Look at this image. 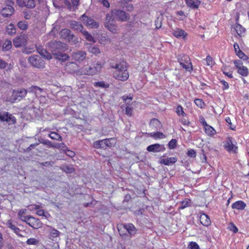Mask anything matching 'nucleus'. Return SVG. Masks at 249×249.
I'll return each mask as SVG.
<instances>
[{
    "mask_svg": "<svg viewBox=\"0 0 249 249\" xmlns=\"http://www.w3.org/2000/svg\"><path fill=\"white\" fill-rule=\"evenodd\" d=\"M51 51L55 58L62 61H65L69 58V56L63 53L67 49V45L60 42H54L51 45Z\"/></svg>",
    "mask_w": 249,
    "mask_h": 249,
    "instance_id": "nucleus-1",
    "label": "nucleus"
},
{
    "mask_svg": "<svg viewBox=\"0 0 249 249\" xmlns=\"http://www.w3.org/2000/svg\"><path fill=\"white\" fill-rule=\"evenodd\" d=\"M111 67L115 69L113 72V77L115 79L122 81H126L128 79L129 74L126 62H121Z\"/></svg>",
    "mask_w": 249,
    "mask_h": 249,
    "instance_id": "nucleus-2",
    "label": "nucleus"
},
{
    "mask_svg": "<svg viewBox=\"0 0 249 249\" xmlns=\"http://www.w3.org/2000/svg\"><path fill=\"white\" fill-rule=\"evenodd\" d=\"M102 65L100 62L92 63L91 65H85L81 69L78 74L82 75H95L100 72Z\"/></svg>",
    "mask_w": 249,
    "mask_h": 249,
    "instance_id": "nucleus-3",
    "label": "nucleus"
},
{
    "mask_svg": "<svg viewBox=\"0 0 249 249\" xmlns=\"http://www.w3.org/2000/svg\"><path fill=\"white\" fill-rule=\"evenodd\" d=\"M27 91L24 89H18L13 90L12 93H9L6 96L3 97L4 101L6 102L14 103L17 100L20 101L27 94Z\"/></svg>",
    "mask_w": 249,
    "mask_h": 249,
    "instance_id": "nucleus-4",
    "label": "nucleus"
},
{
    "mask_svg": "<svg viewBox=\"0 0 249 249\" xmlns=\"http://www.w3.org/2000/svg\"><path fill=\"white\" fill-rule=\"evenodd\" d=\"M109 13L114 19L122 22L127 21L130 18L129 15L123 10L114 9Z\"/></svg>",
    "mask_w": 249,
    "mask_h": 249,
    "instance_id": "nucleus-5",
    "label": "nucleus"
},
{
    "mask_svg": "<svg viewBox=\"0 0 249 249\" xmlns=\"http://www.w3.org/2000/svg\"><path fill=\"white\" fill-rule=\"evenodd\" d=\"M104 25L111 33H117L118 27L115 24V19L109 13L106 15Z\"/></svg>",
    "mask_w": 249,
    "mask_h": 249,
    "instance_id": "nucleus-6",
    "label": "nucleus"
},
{
    "mask_svg": "<svg viewBox=\"0 0 249 249\" xmlns=\"http://www.w3.org/2000/svg\"><path fill=\"white\" fill-rule=\"evenodd\" d=\"M178 60L183 68L189 71L192 70V65L189 57L184 54H181L178 56Z\"/></svg>",
    "mask_w": 249,
    "mask_h": 249,
    "instance_id": "nucleus-7",
    "label": "nucleus"
},
{
    "mask_svg": "<svg viewBox=\"0 0 249 249\" xmlns=\"http://www.w3.org/2000/svg\"><path fill=\"white\" fill-rule=\"evenodd\" d=\"M59 35L61 37L67 40L71 44H74L78 42V38L71 34L70 30L67 29L62 30Z\"/></svg>",
    "mask_w": 249,
    "mask_h": 249,
    "instance_id": "nucleus-8",
    "label": "nucleus"
},
{
    "mask_svg": "<svg viewBox=\"0 0 249 249\" xmlns=\"http://www.w3.org/2000/svg\"><path fill=\"white\" fill-rule=\"evenodd\" d=\"M114 142V139H104L95 142L93 143V146L96 148H105L107 147L111 146Z\"/></svg>",
    "mask_w": 249,
    "mask_h": 249,
    "instance_id": "nucleus-9",
    "label": "nucleus"
},
{
    "mask_svg": "<svg viewBox=\"0 0 249 249\" xmlns=\"http://www.w3.org/2000/svg\"><path fill=\"white\" fill-rule=\"evenodd\" d=\"M123 99L126 103L125 105H122L121 108L125 111V114L128 116H131L133 113V108L129 106V103L132 101V97L131 96H124L122 97Z\"/></svg>",
    "mask_w": 249,
    "mask_h": 249,
    "instance_id": "nucleus-10",
    "label": "nucleus"
},
{
    "mask_svg": "<svg viewBox=\"0 0 249 249\" xmlns=\"http://www.w3.org/2000/svg\"><path fill=\"white\" fill-rule=\"evenodd\" d=\"M28 61L32 65L37 68L44 67V61L38 56H31L28 58Z\"/></svg>",
    "mask_w": 249,
    "mask_h": 249,
    "instance_id": "nucleus-11",
    "label": "nucleus"
},
{
    "mask_svg": "<svg viewBox=\"0 0 249 249\" xmlns=\"http://www.w3.org/2000/svg\"><path fill=\"white\" fill-rule=\"evenodd\" d=\"M237 70L238 73L243 76H247L249 74L248 69L243 66L242 62L240 60H235L233 62Z\"/></svg>",
    "mask_w": 249,
    "mask_h": 249,
    "instance_id": "nucleus-12",
    "label": "nucleus"
},
{
    "mask_svg": "<svg viewBox=\"0 0 249 249\" xmlns=\"http://www.w3.org/2000/svg\"><path fill=\"white\" fill-rule=\"evenodd\" d=\"M81 21L83 23L89 28H97L99 27V23L93 19L89 18L85 16V14L83 15L81 17Z\"/></svg>",
    "mask_w": 249,
    "mask_h": 249,
    "instance_id": "nucleus-13",
    "label": "nucleus"
},
{
    "mask_svg": "<svg viewBox=\"0 0 249 249\" xmlns=\"http://www.w3.org/2000/svg\"><path fill=\"white\" fill-rule=\"evenodd\" d=\"M6 4V6L1 10V14L4 17H9L13 15L14 12V9L12 6L13 2L11 1H7Z\"/></svg>",
    "mask_w": 249,
    "mask_h": 249,
    "instance_id": "nucleus-14",
    "label": "nucleus"
},
{
    "mask_svg": "<svg viewBox=\"0 0 249 249\" xmlns=\"http://www.w3.org/2000/svg\"><path fill=\"white\" fill-rule=\"evenodd\" d=\"M25 222L35 229H38L42 226V223L39 219L29 216Z\"/></svg>",
    "mask_w": 249,
    "mask_h": 249,
    "instance_id": "nucleus-15",
    "label": "nucleus"
},
{
    "mask_svg": "<svg viewBox=\"0 0 249 249\" xmlns=\"http://www.w3.org/2000/svg\"><path fill=\"white\" fill-rule=\"evenodd\" d=\"M47 227L49 228L48 230V238L53 241H56L60 235L61 232L51 226L47 225Z\"/></svg>",
    "mask_w": 249,
    "mask_h": 249,
    "instance_id": "nucleus-16",
    "label": "nucleus"
},
{
    "mask_svg": "<svg viewBox=\"0 0 249 249\" xmlns=\"http://www.w3.org/2000/svg\"><path fill=\"white\" fill-rule=\"evenodd\" d=\"M0 120L5 121L9 124H14L16 122L14 116L5 111H0Z\"/></svg>",
    "mask_w": 249,
    "mask_h": 249,
    "instance_id": "nucleus-17",
    "label": "nucleus"
},
{
    "mask_svg": "<svg viewBox=\"0 0 249 249\" xmlns=\"http://www.w3.org/2000/svg\"><path fill=\"white\" fill-rule=\"evenodd\" d=\"M27 41V37L25 35H21L13 40V44L16 47H20L25 46Z\"/></svg>",
    "mask_w": 249,
    "mask_h": 249,
    "instance_id": "nucleus-18",
    "label": "nucleus"
},
{
    "mask_svg": "<svg viewBox=\"0 0 249 249\" xmlns=\"http://www.w3.org/2000/svg\"><path fill=\"white\" fill-rule=\"evenodd\" d=\"M17 2L18 5L21 7L33 8L36 6L34 0H17Z\"/></svg>",
    "mask_w": 249,
    "mask_h": 249,
    "instance_id": "nucleus-19",
    "label": "nucleus"
},
{
    "mask_svg": "<svg viewBox=\"0 0 249 249\" xmlns=\"http://www.w3.org/2000/svg\"><path fill=\"white\" fill-rule=\"evenodd\" d=\"M147 150L149 152H159L164 151L165 150V148L163 144L156 143L148 146Z\"/></svg>",
    "mask_w": 249,
    "mask_h": 249,
    "instance_id": "nucleus-20",
    "label": "nucleus"
},
{
    "mask_svg": "<svg viewBox=\"0 0 249 249\" xmlns=\"http://www.w3.org/2000/svg\"><path fill=\"white\" fill-rule=\"evenodd\" d=\"M77 66L75 63H68L65 66V70L70 73H73L76 75H80L78 74V71L80 69L77 70Z\"/></svg>",
    "mask_w": 249,
    "mask_h": 249,
    "instance_id": "nucleus-21",
    "label": "nucleus"
},
{
    "mask_svg": "<svg viewBox=\"0 0 249 249\" xmlns=\"http://www.w3.org/2000/svg\"><path fill=\"white\" fill-rule=\"evenodd\" d=\"M177 161V158L176 157H170L166 159L161 158L160 159V162L161 164H163L166 165H170L172 164L176 163Z\"/></svg>",
    "mask_w": 249,
    "mask_h": 249,
    "instance_id": "nucleus-22",
    "label": "nucleus"
},
{
    "mask_svg": "<svg viewBox=\"0 0 249 249\" xmlns=\"http://www.w3.org/2000/svg\"><path fill=\"white\" fill-rule=\"evenodd\" d=\"M7 226L14 231L18 236L23 237V236L19 233L20 230L17 227L11 220H8L6 222Z\"/></svg>",
    "mask_w": 249,
    "mask_h": 249,
    "instance_id": "nucleus-23",
    "label": "nucleus"
},
{
    "mask_svg": "<svg viewBox=\"0 0 249 249\" xmlns=\"http://www.w3.org/2000/svg\"><path fill=\"white\" fill-rule=\"evenodd\" d=\"M86 56V54L84 52L79 51L73 53L72 56L75 61H81L85 58Z\"/></svg>",
    "mask_w": 249,
    "mask_h": 249,
    "instance_id": "nucleus-24",
    "label": "nucleus"
},
{
    "mask_svg": "<svg viewBox=\"0 0 249 249\" xmlns=\"http://www.w3.org/2000/svg\"><path fill=\"white\" fill-rule=\"evenodd\" d=\"M204 127L205 133L208 136H213L216 133L215 130L213 127L208 125L206 122L204 123Z\"/></svg>",
    "mask_w": 249,
    "mask_h": 249,
    "instance_id": "nucleus-25",
    "label": "nucleus"
},
{
    "mask_svg": "<svg viewBox=\"0 0 249 249\" xmlns=\"http://www.w3.org/2000/svg\"><path fill=\"white\" fill-rule=\"evenodd\" d=\"M122 228L125 230L130 235H134L136 233V229L132 224L124 225Z\"/></svg>",
    "mask_w": 249,
    "mask_h": 249,
    "instance_id": "nucleus-26",
    "label": "nucleus"
},
{
    "mask_svg": "<svg viewBox=\"0 0 249 249\" xmlns=\"http://www.w3.org/2000/svg\"><path fill=\"white\" fill-rule=\"evenodd\" d=\"M187 6L192 9L198 8L201 2L199 0H185Z\"/></svg>",
    "mask_w": 249,
    "mask_h": 249,
    "instance_id": "nucleus-27",
    "label": "nucleus"
},
{
    "mask_svg": "<svg viewBox=\"0 0 249 249\" xmlns=\"http://www.w3.org/2000/svg\"><path fill=\"white\" fill-rule=\"evenodd\" d=\"M199 218L201 224L205 226H208L211 223L209 217L204 213L201 214Z\"/></svg>",
    "mask_w": 249,
    "mask_h": 249,
    "instance_id": "nucleus-28",
    "label": "nucleus"
},
{
    "mask_svg": "<svg viewBox=\"0 0 249 249\" xmlns=\"http://www.w3.org/2000/svg\"><path fill=\"white\" fill-rule=\"evenodd\" d=\"M173 34L176 37L183 39H184L187 35V33L184 30L180 29H177L174 30Z\"/></svg>",
    "mask_w": 249,
    "mask_h": 249,
    "instance_id": "nucleus-29",
    "label": "nucleus"
},
{
    "mask_svg": "<svg viewBox=\"0 0 249 249\" xmlns=\"http://www.w3.org/2000/svg\"><path fill=\"white\" fill-rule=\"evenodd\" d=\"M246 205L242 201H237L232 204V208L238 210L244 209Z\"/></svg>",
    "mask_w": 249,
    "mask_h": 249,
    "instance_id": "nucleus-30",
    "label": "nucleus"
},
{
    "mask_svg": "<svg viewBox=\"0 0 249 249\" xmlns=\"http://www.w3.org/2000/svg\"><path fill=\"white\" fill-rule=\"evenodd\" d=\"M27 92L33 93L36 96H37L41 92L42 89L36 86H32L27 90Z\"/></svg>",
    "mask_w": 249,
    "mask_h": 249,
    "instance_id": "nucleus-31",
    "label": "nucleus"
},
{
    "mask_svg": "<svg viewBox=\"0 0 249 249\" xmlns=\"http://www.w3.org/2000/svg\"><path fill=\"white\" fill-rule=\"evenodd\" d=\"M37 50L39 54L44 58L48 60L52 59V57L51 54L46 50L40 48H37Z\"/></svg>",
    "mask_w": 249,
    "mask_h": 249,
    "instance_id": "nucleus-32",
    "label": "nucleus"
},
{
    "mask_svg": "<svg viewBox=\"0 0 249 249\" xmlns=\"http://www.w3.org/2000/svg\"><path fill=\"white\" fill-rule=\"evenodd\" d=\"M26 213V209H21L19 211L18 213V217L22 221L25 222L29 216H25Z\"/></svg>",
    "mask_w": 249,
    "mask_h": 249,
    "instance_id": "nucleus-33",
    "label": "nucleus"
},
{
    "mask_svg": "<svg viewBox=\"0 0 249 249\" xmlns=\"http://www.w3.org/2000/svg\"><path fill=\"white\" fill-rule=\"evenodd\" d=\"M71 28L75 30L81 31L83 29V26L77 21H72L71 23Z\"/></svg>",
    "mask_w": 249,
    "mask_h": 249,
    "instance_id": "nucleus-34",
    "label": "nucleus"
},
{
    "mask_svg": "<svg viewBox=\"0 0 249 249\" xmlns=\"http://www.w3.org/2000/svg\"><path fill=\"white\" fill-rule=\"evenodd\" d=\"M6 32L9 35H14L16 32L14 25L11 23L8 25L6 28Z\"/></svg>",
    "mask_w": 249,
    "mask_h": 249,
    "instance_id": "nucleus-35",
    "label": "nucleus"
},
{
    "mask_svg": "<svg viewBox=\"0 0 249 249\" xmlns=\"http://www.w3.org/2000/svg\"><path fill=\"white\" fill-rule=\"evenodd\" d=\"M225 147L227 150L229 151H235L236 149V147L234 145V144L232 143L231 141H228L227 142L225 145Z\"/></svg>",
    "mask_w": 249,
    "mask_h": 249,
    "instance_id": "nucleus-36",
    "label": "nucleus"
},
{
    "mask_svg": "<svg viewBox=\"0 0 249 249\" xmlns=\"http://www.w3.org/2000/svg\"><path fill=\"white\" fill-rule=\"evenodd\" d=\"M82 34L85 36V38L89 42H95V38L92 36V35L90 34H89L87 31H83L82 32Z\"/></svg>",
    "mask_w": 249,
    "mask_h": 249,
    "instance_id": "nucleus-37",
    "label": "nucleus"
},
{
    "mask_svg": "<svg viewBox=\"0 0 249 249\" xmlns=\"http://www.w3.org/2000/svg\"><path fill=\"white\" fill-rule=\"evenodd\" d=\"M12 47V42L9 40H6L3 43L2 49L3 51H7L9 50Z\"/></svg>",
    "mask_w": 249,
    "mask_h": 249,
    "instance_id": "nucleus-38",
    "label": "nucleus"
},
{
    "mask_svg": "<svg viewBox=\"0 0 249 249\" xmlns=\"http://www.w3.org/2000/svg\"><path fill=\"white\" fill-rule=\"evenodd\" d=\"M150 136L154 137L156 139H163L165 138V136L164 135V134L160 132L151 133L150 134Z\"/></svg>",
    "mask_w": 249,
    "mask_h": 249,
    "instance_id": "nucleus-39",
    "label": "nucleus"
},
{
    "mask_svg": "<svg viewBox=\"0 0 249 249\" xmlns=\"http://www.w3.org/2000/svg\"><path fill=\"white\" fill-rule=\"evenodd\" d=\"M36 214L39 216H43L46 218H49L50 217V215L47 212H45L43 210L40 208L37 210Z\"/></svg>",
    "mask_w": 249,
    "mask_h": 249,
    "instance_id": "nucleus-40",
    "label": "nucleus"
},
{
    "mask_svg": "<svg viewBox=\"0 0 249 249\" xmlns=\"http://www.w3.org/2000/svg\"><path fill=\"white\" fill-rule=\"evenodd\" d=\"M89 52L97 54L100 53V51L99 48L92 45H90L89 47Z\"/></svg>",
    "mask_w": 249,
    "mask_h": 249,
    "instance_id": "nucleus-41",
    "label": "nucleus"
},
{
    "mask_svg": "<svg viewBox=\"0 0 249 249\" xmlns=\"http://www.w3.org/2000/svg\"><path fill=\"white\" fill-rule=\"evenodd\" d=\"M207 65L212 67L214 64L215 62L213 58L209 55H207L206 58Z\"/></svg>",
    "mask_w": 249,
    "mask_h": 249,
    "instance_id": "nucleus-42",
    "label": "nucleus"
},
{
    "mask_svg": "<svg viewBox=\"0 0 249 249\" xmlns=\"http://www.w3.org/2000/svg\"><path fill=\"white\" fill-rule=\"evenodd\" d=\"M100 43L103 45H107L110 43V39L107 36H102L99 40Z\"/></svg>",
    "mask_w": 249,
    "mask_h": 249,
    "instance_id": "nucleus-43",
    "label": "nucleus"
},
{
    "mask_svg": "<svg viewBox=\"0 0 249 249\" xmlns=\"http://www.w3.org/2000/svg\"><path fill=\"white\" fill-rule=\"evenodd\" d=\"M49 137L53 140H62L61 137L58 134V133L56 132H52L49 135Z\"/></svg>",
    "mask_w": 249,
    "mask_h": 249,
    "instance_id": "nucleus-44",
    "label": "nucleus"
},
{
    "mask_svg": "<svg viewBox=\"0 0 249 249\" xmlns=\"http://www.w3.org/2000/svg\"><path fill=\"white\" fill-rule=\"evenodd\" d=\"M190 200L188 199H185L183 201H182L181 203V205L179 207V209H183L189 206Z\"/></svg>",
    "mask_w": 249,
    "mask_h": 249,
    "instance_id": "nucleus-45",
    "label": "nucleus"
},
{
    "mask_svg": "<svg viewBox=\"0 0 249 249\" xmlns=\"http://www.w3.org/2000/svg\"><path fill=\"white\" fill-rule=\"evenodd\" d=\"M18 26L19 29L22 30H25L28 28L27 22L24 21H19L18 24Z\"/></svg>",
    "mask_w": 249,
    "mask_h": 249,
    "instance_id": "nucleus-46",
    "label": "nucleus"
},
{
    "mask_svg": "<svg viewBox=\"0 0 249 249\" xmlns=\"http://www.w3.org/2000/svg\"><path fill=\"white\" fill-rule=\"evenodd\" d=\"M235 30L236 31V32L239 35H241L243 33H244L245 32V29L243 28L241 25H239V24H237L235 26Z\"/></svg>",
    "mask_w": 249,
    "mask_h": 249,
    "instance_id": "nucleus-47",
    "label": "nucleus"
},
{
    "mask_svg": "<svg viewBox=\"0 0 249 249\" xmlns=\"http://www.w3.org/2000/svg\"><path fill=\"white\" fill-rule=\"evenodd\" d=\"M195 103L198 107L201 108H203L205 105L202 100L200 99H196L195 100Z\"/></svg>",
    "mask_w": 249,
    "mask_h": 249,
    "instance_id": "nucleus-48",
    "label": "nucleus"
},
{
    "mask_svg": "<svg viewBox=\"0 0 249 249\" xmlns=\"http://www.w3.org/2000/svg\"><path fill=\"white\" fill-rule=\"evenodd\" d=\"M177 141L175 139L171 140L168 143V147L170 149H173L175 148L177 145Z\"/></svg>",
    "mask_w": 249,
    "mask_h": 249,
    "instance_id": "nucleus-49",
    "label": "nucleus"
},
{
    "mask_svg": "<svg viewBox=\"0 0 249 249\" xmlns=\"http://www.w3.org/2000/svg\"><path fill=\"white\" fill-rule=\"evenodd\" d=\"M62 169L67 173H71L74 171V169L71 166H64Z\"/></svg>",
    "mask_w": 249,
    "mask_h": 249,
    "instance_id": "nucleus-50",
    "label": "nucleus"
},
{
    "mask_svg": "<svg viewBox=\"0 0 249 249\" xmlns=\"http://www.w3.org/2000/svg\"><path fill=\"white\" fill-rule=\"evenodd\" d=\"M176 112L179 116L181 115L183 116L185 115V113L183 110V108L180 105H179L176 108Z\"/></svg>",
    "mask_w": 249,
    "mask_h": 249,
    "instance_id": "nucleus-51",
    "label": "nucleus"
},
{
    "mask_svg": "<svg viewBox=\"0 0 249 249\" xmlns=\"http://www.w3.org/2000/svg\"><path fill=\"white\" fill-rule=\"evenodd\" d=\"M94 86L96 87H99L101 88H107L109 86L108 84H106L105 82L103 81L95 82L94 83Z\"/></svg>",
    "mask_w": 249,
    "mask_h": 249,
    "instance_id": "nucleus-52",
    "label": "nucleus"
},
{
    "mask_svg": "<svg viewBox=\"0 0 249 249\" xmlns=\"http://www.w3.org/2000/svg\"><path fill=\"white\" fill-rule=\"evenodd\" d=\"M236 54L239 57L243 59V60H247L248 59V56L245 55L241 50H238V52H237Z\"/></svg>",
    "mask_w": 249,
    "mask_h": 249,
    "instance_id": "nucleus-53",
    "label": "nucleus"
},
{
    "mask_svg": "<svg viewBox=\"0 0 249 249\" xmlns=\"http://www.w3.org/2000/svg\"><path fill=\"white\" fill-rule=\"evenodd\" d=\"M38 243V240L34 238H29L26 241L28 245H36Z\"/></svg>",
    "mask_w": 249,
    "mask_h": 249,
    "instance_id": "nucleus-54",
    "label": "nucleus"
},
{
    "mask_svg": "<svg viewBox=\"0 0 249 249\" xmlns=\"http://www.w3.org/2000/svg\"><path fill=\"white\" fill-rule=\"evenodd\" d=\"M228 229L232 231L234 233H236L238 231V229L234 224L231 223L228 227Z\"/></svg>",
    "mask_w": 249,
    "mask_h": 249,
    "instance_id": "nucleus-55",
    "label": "nucleus"
},
{
    "mask_svg": "<svg viewBox=\"0 0 249 249\" xmlns=\"http://www.w3.org/2000/svg\"><path fill=\"white\" fill-rule=\"evenodd\" d=\"M42 207L39 205H31L28 206V209L30 211L37 210Z\"/></svg>",
    "mask_w": 249,
    "mask_h": 249,
    "instance_id": "nucleus-56",
    "label": "nucleus"
},
{
    "mask_svg": "<svg viewBox=\"0 0 249 249\" xmlns=\"http://www.w3.org/2000/svg\"><path fill=\"white\" fill-rule=\"evenodd\" d=\"M188 248L189 249H199V246L196 242H192L190 243Z\"/></svg>",
    "mask_w": 249,
    "mask_h": 249,
    "instance_id": "nucleus-57",
    "label": "nucleus"
},
{
    "mask_svg": "<svg viewBox=\"0 0 249 249\" xmlns=\"http://www.w3.org/2000/svg\"><path fill=\"white\" fill-rule=\"evenodd\" d=\"M187 155L191 158H194L196 156V153L193 149H190L188 151Z\"/></svg>",
    "mask_w": 249,
    "mask_h": 249,
    "instance_id": "nucleus-58",
    "label": "nucleus"
},
{
    "mask_svg": "<svg viewBox=\"0 0 249 249\" xmlns=\"http://www.w3.org/2000/svg\"><path fill=\"white\" fill-rule=\"evenodd\" d=\"M100 2L103 4L105 7L108 8L110 6V4L108 0H98Z\"/></svg>",
    "mask_w": 249,
    "mask_h": 249,
    "instance_id": "nucleus-59",
    "label": "nucleus"
},
{
    "mask_svg": "<svg viewBox=\"0 0 249 249\" xmlns=\"http://www.w3.org/2000/svg\"><path fill=\"white\" fill-rule=\"evenodd\" d=\"M52 147H54L56 148H65L66 147V145L64 143H57L54 145H52Z\"/></svg>",
    "mask_w": 249,
    "mask_h": 249,
    "instance_id": "nucleus-60",
    "label": "nucleus"
},
{
    "mask_svg": "<svg viewBox=\"0 0 249 249\" xmlns=\"http://www.w3.org/2000/svg\"><path fill=\"white\" fill-rule=\"evenodd\" d=\"M65 153L66 155L70 157H73L75 155V153L74 152L70 150H67L65 151Z\"/></svg>",
    "mask_w": 249,
    "mask_h": 249,
    "instance_id": "nucleus-61",
    "label": "nucleus"
},
{
    "mask_svg": "<svg viewBox=\"0 0 249 249\" xmlns=\"http://www.w3.org/2000/svg\"><path fill=\"white\" fill-rule=\"evenodd\" d=\"M220 83L222 85L223 87V89H228L229 88V84L226 81L223 80L221 81Z\"/></svg>",
    "mask_w": 249,
    "mask_h": 249,
    "instance_id": "nucleus-62",
    "label": "nucleus"
},
{
    "mask_svg": "<svg viewBox=\"0 0 249 249\" xmlns=\"http://www.w3.org/2000/svg\"><path fill=\"white\" fill-rule=\"evenodd\" d=\"M6 63L0 59V69H4L6 67Z\"/></svg>",
    "mask_w": 249,
    "mask_h": 249,
    "instance_id": "nucleus-63",
    "label": "nucleus"
},
{
    "mask_svg": "<svg viewBox=\"0 0 249 249\" xmlns=\"http://www.w3.org/2000/svg\"><path fill=\"white\" fill-rule=\"evenodd\" d=\"M222 71H223V72L224 73V74H225L226 75H227V76H228L230 78H232V73L231 72H230V71L227 72L226 71V69H223L222 70Z\"/></svg>",
    "mask_w": 249,
    "mask_h": 249,
    "instance_id": "nucleus-64",
    "label": "nucleus"
}]
</instances>
